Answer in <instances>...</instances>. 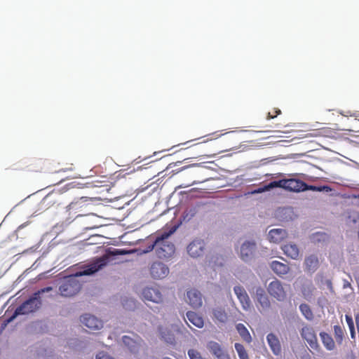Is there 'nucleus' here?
Returning <instances> with one entry per match:
<instances>
[{"label": "nucleus", "instance_id": "obj_48", "mask_svg": "<svg viewBox=\"0 0 359 359\" xmlns=\"http://www.w3.org/2000/svg\"><path fill=\"white\" fill-rule=\"evenodd\" d=\"M358 197L359 198V195L358 196Z\"/></svg>", "mask_w": 359, "mask_h": 359}, {"label": "nucleus", "instance_id": "obj_47", "mask_svg": "<svg viewBox=\"0 0 359 359\" xmlns=\"http://www.w3.org/2000/svg\"><path fill=\"white\" fill-rule=\"evenodd\" d=\"M194 165H198V164H192V165H191V166H194ZM189 167H190V165H189Z\"/></svg>", "mask_w": 359, "mask_h": 359}, {"label": "nucleus", "instance_id": "obj_41", "mask_svg": "<svg viewBox=\"0 0 359 359\" xmlns=\"http://www.w3.org/2000/svg\"><path fill=\"white\" fill-rule=\"evenodd\" d=\"M345 319H346V321L347 325H348L349 328H351V327H354L353 320V318H352V317L351 316L346 315L345 316Z\"/></svg>", "mask_w": 359, "mask_h": 359}, {"label": "nucleus", "instance_id": "obj_19", "mask_svg": "<svg viewBox=\"0 0 359 359\" xmlns=\"http://www.w3.org/2000/svg\"><path fill=\"white\" fill-rule=\"evenodd\" d=\"M123 344L129 348L131 352H137L142 341V339L137 337V339H133L128 336H123L122 338Z\"/></svg>", "mask_w": 359, "mask_h": 359}, {"label": "nucleus", "instance_id": "obj_37", "mask_svg": "<svg viewBox=\"0 0 359 359\" xmlns=\"http://www.w3.org/2000/svg\"><path fill=\"white\" fill-rule=\"evenodd\" d=\"M156 238H155L154 241H153L151 242V243H150L149 245H147L146 249L142 250V252L148 253L149 252H151L154 250L156 251Z\"/></svg>", "mask_w": 359, "mask_h": 359}, {"label": "nucleus", "instance_id": "obj_23", "mask_svg": "<svg viewBox=\"0 0 359 359\" xmlns=\"http://www.w3.org/2000/svg\"><path fill=\"white\" fill-rule=\"evenodd\" d=\"M282 250L286 256L293 259H296L299 257V250L295 244L285 245L282 247Z\"/></svg>", "mask_w": 359, "mask_h": 359}, {"label": "nucleus", "instance_id": "obj_42", "mask_svg": "<svg viewBox=\"0 0 359 359\" xmlns=\"http://www.w3.org/2000/svg\"><path fill=\"white\" fill-rule=\"evenodd\" d=\"M238 356L240 359H249L248 354L246 351L239 354Z\"/></svg>", "mask_w": 359, "mask_h": 359}, {"label": "nucleus", "instance_id": "obj_43", "mask_svg": "<svg viewBox=\"0 0 359 359\" xmlns=\"http://www.w3.org/2000/svg\"><path fill=\"white\" fill-rule=\"evenodd\" d=\"M350 332H351V337L352 339H354L355 337V327L349 328Z\"/></svg>", "mask_w": 359, "mask_h": 359}, {"label": "nucleus", "instance_id": "obj_3", "mask_svg": "<svg viewBox=\"0 0 359 359\" xmlns=\"http://www.w3.org/2000/svg\"><path fill=\"white\" fill-rule=\"evenodd\" d=\"M52 290V287H46L34 292L33 296L16 308L13 315L10 318L8 321L13 320L17 316L27 315L39 310L42 305L40 295Z\"/></svg>", "mask_w": 359, "mask_h": 359}, {"label": "nucleus", "instance_id": "obj_21", "mask_svg": "<svg viewBox=\"0 0 359 359\" xmlns=\"http://www.w3.org/2000/svg\"><path fill=\"white\" fill-rule=\"evenodd\" d=\"M278 187L285 190V179L271 182L268 184L259 187L257 191H255V192L262 193Z\"/></svg>", "mask_w": 359, "mask_h": 359}, {"label": "nucleus", "instance_id": "obj_2", "mask_svg": "<svg viewBox=\"0 0 359 359\" xmlns=\"http://www.w3.org/2000/svg\"><path fill=\"white\" fill-rule=\"evenodd\" d=\"M177 226H172L169 231L158 233L156 235V255L161 259H167L173 256L175 247L168 238L176 231Z\"/></svg>", "mask_w": 359, "mask_h": 359}, {"label": "nucleus", "instance_id": "obj_36", "mask_svg": "<svg viewBox=\"0 0 359 359\" xmlns=\"http://www.w3.org/2000/svg\"><path fill=\"white\" fill-rule=\"evenodd\" d=\"M41 164V161H34L33 163L30 165V166H32V168H31L29 170L34 172H41L43 168Z\"/></svg>", "mask_w": 359, "mask_h": 359}, {"label": "nucleus", "instance_id": "obj_39", "mask_svg": "<svg viewBox=\"0 0 359 359\" xmlns=\"http://www.w3.org/2000/svg\"><path fill=\"white\" fill-rule=\"evenodd\" d=\"M281 114V111L279 109H274L273 112H269L266 116V119L269 120L271 118H273L276 117L278 115H280Z\"/></svg>", "mask_w": 359, "mask_h": 359}, {"label": "nucleus", "instance_id": "obj_8", "mask_svg": "<svg viewBox=\"0 0 359 359\" xmlns=\"http://www.w3.org/2000/svg\"><path fill=\"white\" fill-rule=\"evenodd\" d=\"M207 348L217 359H231L228 353L216 341L208 342Z\"/></svg>", "mask_w": 359, "mask_h": 359}, {"label": "nucleus", "instance_id": "obj_14", "mask_svg": "<svg viewBox=\"0 0 359 359\" xmlns=\"http://www.w3.org/2000/svg\"><path fill=\"white\" fill-rule=\"evenodd\" d=\"M233 290L243 309L245 311L248 310L250 308L251 302L245 290L242 286H235Z\"/></svg>", "mask_w": 359, "mask_h": 359}, {"label": "nucleus", "instance_id": "obj_26", "mask_svg": "<svg viewBox=\"0 0 359 359\" xmlns=\"http://www.w3.org/2000/svg\"><path fill=\"white\" fill-rule=\"evenodd\" d=\"M159 333L161 338L168 344H174L175 339L173 332L167 327H159Z\"/></svg>", "mask_w": 359, "mask_h": 359}, {"label": "nucleus", "instance_id": "obj_38", "mask_svg": "<svg viewBox=\"0 0 359 359\" xmlns=\"http://www.w3.org/2000/svg\"><path fill=\"white\" fill-rule=\"evenodd\" d=\"M96 359H115L114 357L104 352H100L96 355Z\"/></svg>", "mask_w": 359, "mask_h": 359}, {"label": "nucleus", "instance_id": "obj_35", "mask_svg": "<svg viewBox=\"0 0 359 359\" xmlns=\"http://www.w3.org/2000/svg\"><path fill=\"white\" fill-rule=\"evenodd\" d=\"M188 355L190 359H203L201 354L195 349H190L188 351Z\"/></svg>", "mask_w": 359, "mask_h": 359}, {"label": "nucleus", "instance_id": "obj_4", "mask_svg": "<svg viewBox=\"0 0 359 359\" xmlns=\"http://www.w3.org/2000/svg\"><path fill=\"white\" fill-rule=\"evenodd\" d=\"M301 336L307 341L312 349L316 351H320V347L318 342L316 332L312 327L309 325L303 327L301 330Z\"/></svg>", "mask_w": 359, "mask_h": 359}, {"label": "nucleus", "instance_id": "obj_34", "mask_svg": "<svg viewBox=\"0 0 359 359\" xmlns=\"http://www.w3.org/2000/svg\"><path fill=\"white\" fill-rule=\"evenodd\" d=\"M327 234L325 233L321 232H317L316 233H313L311 236L312 240L314 242H320V241H325L327 238Z\"/></svg>", "mask_w": 359, "mask_h": 359}, {"label": "nucleus", "instance_id": "obj_29", "mask_svg": "<svg viewBox=\"0 0 359 359\" xmlns=\"http://www.w3.org/2000/svg\"><path fill=\"white\" fill-rule=\"evenodd\" d=\"M236 327L241 337L245 342L249 344L252 341L251 335L248 329L246 328V327L243 323L237 324Z\"/></svg>", "mask_w": 359, "mask_h": 359}, {"label": "nucleus", "instance_id": "obj_7", "mask_svg": "<svg viewBox=\"0 0 359 359\" xmlns=\"http://www.w3.org/2000/svg\"><path fill=\"white\" fill-rule=\"evenodd\" d=\"M150 274L154 279H162L169 273V268L161 262H154L150 266Z\"/></svg>", "mask_w": 359, "mask_h": 359}, {"label": "nucleus", "instance_id": "obj_18", "mask_svg": "<svg viewBox=\"0 0 359 359\" xmlns=\"http://www.w3.org/2000/svg\"><path fill=\"white\" fill-rule=\"evenodd\" d=\"M266 340L274 355H278L281 353V346L278 337L273 333L266 337Z\"/></svg>", "mask_w": 359, "mask_h": 359}, {"label": "nucleus", "instance_id": "obj_1", "mask_svg": "<svg viewBox=\"0 0 359 359\" xmlns=\"http://www.w3.org/2000/svg\"><path fill=\"white\" fill-rule=\"evenodd\" d=\"M108 262L109 256L107 255H103L95 259L90 264L86 265L82 271L65 277L59 286L60 294L65 297H70L76 294L81 288V284L77 278L91 275L98 271L106 266Z\"/></svg>", "mask_w": 359, "mask_h": 359}, {"label": "nucleus", "instance_id": "obj_24", "mask_svg": "<svg viewBox=\"0 0 359 359\" xmlns=\"http://www.w3.org/2000/svg\"><path fill=\"white\" fill-rule=\"evenodd\" d=\"M315 290L316 288L311 280H305L301 289L304 297L307 300L312 298Z\"/></svg>", "mask_w": 359, "mask_h": 359}, {"label": "nucleus", "instance_id": "obj_6", "mask_svg": "<svg viewBox=\"0 0 359 359\" xmlns=\"http://www.w3.org/2000/svg\"><path fill=\"white\" fill-rule=\"evenodd\" d=\"M315 189L314 187H309L304 182L290 178L285 179V190L293 192H300L306 190H313Z\"/></svg>", "mask_w": 359, "mask_h": 359}, {"label": "nucleus", "instance_id": "obj_25", "mask_svg": "<svg viewBox=\"0 0 359 359\" xmlns=\"http://www.w3.org/2000/svg\"><path fill=\"white\" fill-rule=\"evenodd\" d=\"M187 317L189 321L194 325L198 328H202L204 325V321L203 318L193 311H188L187 313Z\"/></svg>", "mask_w": 359, "mask_h": 359}, {"label": "nucleus", "instance_id": "obj_16", "mask_svg": "<svg viewBox=\"0 0 359 359\" xmlns=\"http://www.w3.org/2000/svg\"><path fill=\"white\" fill-rule=\"evenodd\" d=\"M287 236V233L283 229H273L269 232V239L271 242L279 243Z\"/></svg>", "mask_w": 359, "mask_h": 359}, {"label": "nucleus", "instance_id": "obj_46", "mask_svg": "<svg viewBox=\"0 0 359 359\" xmlns=\"http://www.w3.org/2000/svg\"><path fill=\"white\" fill-rule=\"evenodd\" d=\"M86 215H87V213H86ZM83 215H85V214H79L78 216H83Z\"/></svg>", "mask_w": 359, "mask_h": 359}, {"label": "nucleus", "instance_id": "obj_11", "mask_svg": "<svg viewBox=\"0 0 359 359\" xmlns=\"http://www.w3.org/2000/svg\"><path fill=\"white\" fill-rule=\"evenodd\" d=\"M205 243L203 240H194L187 247V252L192 257H198L203 254Z\"/></svg>", "mask_w": 359, "mask_h": 359}, {"label": "nucleus", "instance_id": "obj_13", "mask_svg": "<svg viewBox=\"0 0 359 359\" xmlns=\"http://www.w3.org/2000/svg\"><path fill=\"white\" fill-rule=\"evenodd\" d=\"M142 296L145 300L159 303L163 300V295L157 288L146 287L142 291Z\"/></svg>", "mask_w": 359, "mask_h": 359}, {"label": "nucleus", "instance_id": "obj_45", "mask_svg": "<svg viewBox=\"0 0 359 359\" xmlns=\"http://www.w3.org/2000/svg\"><path fill=\"white\" fill-rule=\"evenodd\" d=\"M114 255H124L126 254L123 250H115V251L113 252Z\"/></svg>", "mask_w": 359, "mask_h": 359}, {"label": "nucleus", "instance_id": "obj_33", "mask_svg": "<svg viewBox=\"0 0 359 359\" xmlns=\"http://www.w3.org/2000/svg\"><path fill=\"white\" fill-rule=\"evenodd\" d=\"M299 309L302 313L307 320H312L313 318V313L310 306L306 304H302L299 306Z\"/></svg>", "mask_w": 359, "mask_h": 359}, {"label": "nucleus", "instance_id": "obj_12", "mask_svg": "<svg viewBox=\"0 0 359 359\" xmlns=\"http://www.w3.org/2000/svg\"><path fill=\"white\" fill-rule=\"evenodd\" d=\"M256 297L257 303L259 304V305L257 304V306L260 312L265 311L270 308L271 302L262 288L259 287L257 289Z\"/></svg>", "mask_w": 359, "mask_h": 359}, {"label": "nucleus", "instance_id": "obj_27", "mask_svg": "<svg viewBox=\"0 0 359 359\" xmlns=\"http://www.w3.org/2000/svg\"><path fill=\"white\" fill-rule=\"evenodd\" d=\"M197 206L190 205L188 206L183 212L181 220L182 222H187L190 221L197 213Z\"/></svg>", "mask_w": 359, "mask_h": 359}, {"label": "nucleus", "instance_id": "obj_30", "mask_svg": "<svg viewBox=\"0 0 359 359\" xmlns=\"http://www.w3.org/2000/svg\"><path fill=\"white\" fill-rule=\"evenodd\" d=\"M334 336L338 345H341L344 339V332L340 325H336L333 327Z\"/></svg>", "mask_w": 359, "mask_h": 359}, {"label": "nucleus", "instance_id": "obj_44", "mask_svg": "<svg viewBox=\"0 0 359 359\" xmlns=\"http://www.w3.org/2000/svg\"><path fill=\"white\" fill-rule=\"evenodd\" d=\"M355 324L358 330V332L359 333V314L355 316Z\"/></svg>", "mask_w": 359, "mask_h": 359}, {"label": "nucleus", "instance_id": "obj_15", "mask_svg": "<svg viewBox=\"0 0 359 359\" xmlns=\"http://www.w3.org/2000/svg\"><path fill=\"white\" fill-rule=\"evenodd\" d=\"M187 302L194 309L199 308L203 304L202 294L199 291L191 289L187 292Z\"/></svg>", "mask_w": 359, "mask_h": 359}, {"label": "nucleus", "instance_id": "obj_28", "mask_svg": "<svg viewBox=\"0 0 359 359\" xmlns=\"http://www.w3.org/2000/svg\"><path fill=\"white\" fill-rule=\"evenodd\" d=\"M57 194L54 193H50L47 194L41 202V207L48 209L54 205L57 202Z\"/></svg>", "mask_w": 359, "mask_h": 359}, {"label": "nucleus", "instance_id": "obj_5", "mask_svg": "<svg viewBox=\"0 0 359 359\" xmlns=\"http://www.w3.org/2000/svg\"><path fill=\"white\" fill-rule=\"evenodd\" d=\"M267 291L272 297L278 301H283L286 297V292L283 285L278 279H275L269 284Z\"/></svg>", "mask_w": 359, "mask_h": 359}, {"label": "nucleus", "instance_id": "obj_20", "mask_svg": "<svg viewBox=\"0 0 359 359\" xmlns=\"http://www.w3.org/2000/svg\"><path fill=\"white\" fill-rule=\"evenodd\" d=\"M321 341L327 351H333L335 349V342L330 334L325 332H320Z\"/></svg>", "mask_w": 359, "mask_h": 359}, {"label": "nucleus", "instance_id": "obj_31", "mask_svg": "<svg viewBox=\"0 0 359 359\" xmlns=\"http://www.w3.org/2000/svg\"><path fill=\"white\" fill-rule=\"evenodd\" d=\"M88 199L86 197H81L79 200L69 204L70 210H77L80 208H87Z\"/></svg>", "mask_w": 359, "mask_h": 359}, {"label": "nucleus", "instance_id": "obj_17", "mask_svg": "<svg viewBox=\"0 0 359 359\" xmlns=\"http://www.w3.org/2000/svg\"><path fill=\"white\" fill-rule=\"evenodd\" d=\"M270 267L279 276L287 274L290 271V266L287 264L276 260L270 263Z\"/></svg>", "mask_w": 359, "mask_h": 359}, {"label": "nucleus", "instance_id": "obj_10", "mask_svg": "<svg viewBox=\"0 0 359 359\" xmlns=\"http://www.w3.org/2000/svg\"><path fill=\"white\" fill-rule=\"evenodd\" d=\"M256 243L255 242L246 241L241 248V258L245 261H250L255 255Z\"/></svg>", "mask_w": 359, "mask_h": 359}, {"label": "nucleus", "instance_id": "obj_32", "mask_svg": "<svg viewBox=\"0 0 359 359\" xmlns=\"http://www.w3.org/2000/svg\"><path fill=\"white\" fill-rule=\"evenodd\" d=\"M214 318L221 323H224L227 320V314L222 309H215L212 311Z\"/></svg>", "mask_w": 359, "mask_h": 359}, {"label": "nucleus", "instance_id": "obj_9", "mask_svg": "<svg viewBox=\"0 0 359 359\" xmlns=\"http://www.w3.org/2000/svg\"><path fill=\"white\" fill-rule=\"evenodd\" d=\"M81 322L90 330H97L102 327V322L95 316L85 314L81 317Z\"/></svg>", "mask_w": 359, "mask_h": 359}, {"label": "nucleus", "instance_id": "obj_22", "mask_svg": "<svg viewBox=\"0 0 359 359\" xmlns=\"http://www.w3.org/2000/svg\"><path fill=\"white\" fill-rule=\"evenodd\" d=\"M304 264L307 271L314 272L318 268L319 261L316 255H311L305 258Z\"/></svg>", "mask_w": 359, "mask_h": 359}, {"label": "nucleus", "instance_id": "obj_40", "mask_svg": "<svg viewBox=\"0 0 359 359\" xmlns=\"http://www.w3.org/2000/svg\"><path fill=\"white\" fill-rule=\"evenodd\" d=\"M235 349L236 350L238 355L243 353L245 351V348L241 344L236 343L235 345Z\"/></svg>", "mask_w": 359, "mask_h": 359}]
</instances>
